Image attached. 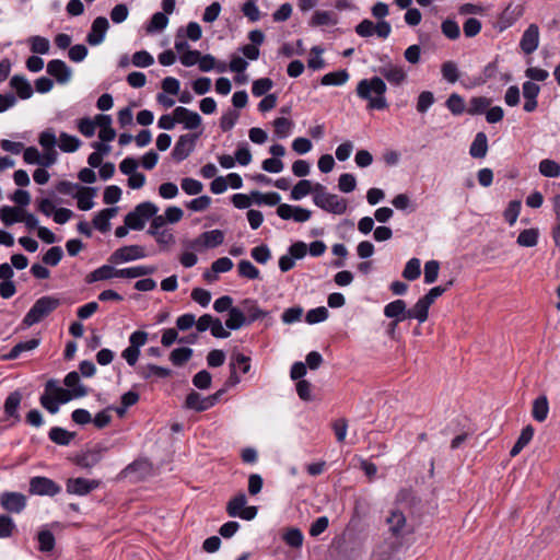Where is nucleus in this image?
<instances>
[{"mask_svg": "<svg viewBox=\"0 0 560 560\" xmlns=\"http://www.w3.org/2000/svg\"><path fill=\"white\" fill-rule=\"evenodd\" d=\"M387 86L383 79L373 77L371 79H363L359 81L355 92L362 100L369 102L370 109H386L388 103L385 97Z\"/></svg>", "mask_w": 560, "mask_h": 560, "instance_id": "nucleus-1", "label": "nucleus"}, {"mask_svg": "<svg viewBox=\"0 0 560 560\" xmlns=\"http://www.w3.org/2000/svg\"><path fill=\"white\" fill-rule=\"evenodd\" d=\"M61 302L58 298L52 295H45L39 298L26 313L22 320L24 327H31L44 318L49 316L55 310L60 306Z\"/></svg>", "mask_w": 560, "mask_h": 560, "instance_id": "nucleus-2", "label": "nucleus"}, {"mask_svg": "<svg viewBox=\"0 0 560 560\" xmlns=\"http://www.w3.org/2000/svg\"><path fill=\"white\" fill-rule=\"evenodd\" d=\"M313 201L318 208L329 213L343 214L347 211L346 199L327 192L326 187L319 183L315 184Z\"/></svg>", "mask_w": 560, "mask_h": 560, "instance_id": "nucleus-3", "label": "nucleus"}, {"mask_svg": "<svg viewBox=\"0 0 560 560\" xmlns=\"http://www.w3.org/2000/svg\"><path fill=\"white\" fill-rule=\"evenodd\" d=\"M159 211V208L150 201H144L136 206V208L125 217V224L131 230L140 231L144 228L147 220L151 219Z\"/></svg>", "mask_w": 560, "mask_h": 560, "instance_id": "nucleus-4", "label": "nucleus"}, {"mask_svg": "<svg viewBox=\"0 0 560 560\" xmlns=\"http://www.w3.org/2000/svg\"><path fill=\"white\" fill-rule=\"evenodd\" d=\"M246 495L241 492L232 498L226 504V513L231 517H241L245 521H252L256 517L258 509L257 506H246Z\"/></svg>", "mask_w": 560, "mask_h": 560, "instance_id": "nucleus-5", "label": "nucleus"}, {"mask_svg": "<svg viewBox=\"0 0 560 560\" xmlns=\"http://www.w3.org/2000/svg\"><path fill=\"white\" fill-rule=\"evenodd\" d=\"M223 389L210 395L202 397L198 392L191 390L185 399V407L187 409L195 410L197 412L206 411L213 407L222 395Z\"/></svg>", "mask_w": 560, "mask_h": 560, "instance_id": "nucleus-6", "label": "nucleus"}, {"mask_svg": "<svg viewBox=\"0 0 560 560\" xmlns=\"http://www.w3.org/2000/svg\"><path fill=\"white\" fill-rule=\"evenodd\" d=\"M46 389L51 390L58 404H66L70 401L72 398H80L88 395L86 387H77L74 389H67L58 386L57 381L49 380L46 383Z\"/></svg>", "mask_w": 560, "mask_h": 560, "instance_id": "nucleus-7", "label": "nucleus"}, {"mask_svg": "<svg viewBox=\"0 0 560 560\" xmlns=\"http://www.w3.org/2000/svg\"><path fill=\"white\" fill-rule=\"evenodd\" d=\"M31 494L54 497L61 491V487L47 477H33L30 480Z\"/></svg>", "mask_w": 560, "mask_h": 560, "instance_id": "nucleus-8", "label": "nucleus"}, {"mask_svg": "<svg viewBox=\"0 0 560 560\" xmlns=\"http://www.w3.org/2000/svg\"><path fill=\"white\" fill-rule=\"evenodd\" d=\"M147 256L144 248L140 245H128L116 249L108 258L110 264L132 261Z\"/></svg>", "mask_w": 560, "mask_h": 560, "instance_id": "nucleus-9", "label": "nucleus"}, {"mask_svg": "<svg viewBox=\"0 0 560 560\" xmlns=\"http://www.w3.org/2000/svg\"><path fill=\"white\" fill-rule=\"evenodd\" d=\"M198 135L186 133L182 135L172 151V156L176 162H182L187 159L195 149V143Z\"/></svg>", "mask_w": 560, "mask_h": 560, "instance_id": "nucleus-10", "label": "nucleus"}, {"mask_svg": "<svg viewBox=\"0 0 560 560\" xmlns=\"http://www.w3.org/2000/svg\"><path fill=\"white\" fill-rule=\"evenodd\" d=\"M109 28V22L105 16H97L91 25V30L86 35V43L91 46L101 45Z\"/></svg>", "mask_w": 560, "mask_h": 560, "instance_id": "nucleus-11", "label": "nucleus"}, {"mask_svg": "<svg viewBox=\"0 0 560 560\" xmlns=\"http://www.w3.org/2000/svg\"><path fill=\"white\" fill-rule=\"evenodd\" d=\"M277 214L283 220H294L295 222H306L311 219L312 212L307 209L281 203L277 208Z\"/></svg>", "mask_w": 560, "mask_h": 560, "instance_id": "nucleus-12", "label": "nucleus"}, {"mask_svg": "<svg viewBox=\"0 0 560 560\" xmlns=\"http://www.w3.org/2000/svg\"><path fill=\"white\" fill-rule=\"evenodd\" d=\"M1 506L10 513H21L26 506V497L20 492H3L0 495Z\"/></svg>", "mask_w": 560, "mask_h": 560, "instance_id": "nucleus-13", "label": "nucleus"}, {"mask_svg": "<svg viewBox=\"0 0 560 560\" xmlns=\"http://www.w3.org/2000/svg\"><path fill=\"white\" fill-rule=\"evenodd\" d=\"M539 45V27L537 24H530L523 33L520 47L524 54H533Z\"/></svg>", "mask_w": 560, "mask_h": 560, "instance_id": "nucleus-14", "label": "nucleus"}, {"mask_svg": "<svg viewBox=\"0 0 560 560\" xmlns=\"http://www.w3.org/2000/svg\"><path fill=\"white\" fill-rule=\"evenodd\" d=\"M47 73L56 79L59 84H66L71 79V69L63 60L52 59L47 63Z\"/></svg>", "mask_w": 560, "mask_h": 560, "instance_id": "nucleus-15", "label": "nucleus"}, {"mask_svg": "<svg viewBox=\"0 0 560 560\" xmlns=\"http://www.w3.org/2000/svg\"><path fill=\"white\" fill-rule=\"evenodd\" d=\"M151 472L152 464L147 458L136 459L122 470L126 477L133 476L136 480L145 479Z\"/></svg>", "mask_w": 560, "mask_h": 560, "instance_id": "nucleus-16", "label": "nucleus"}, {"mask_svg": "<svg viewBox=\"0 0 560 560\" xmlns=\"http://www.w3.org/2000/svg\"><path fill=\"white\" fill-rule=\"evenodd\" d=\"M384 315L388 318H393L394 322L390 324L394 330L398 323L407 319V305L404 300H395L388 303L384 307Z\"/></svg>", "mask_w": 560, "mask_h": 560, "instance_id": "nucleus-17", "label": "nucleus"}, {"mask_svg": "<svg viewBox=\"0 0 560 560\" xmlns=\"http://www.w3.org/2000/svg\"><path fill=\"white\" fill-rule=\"evenodd\" d=\"M523 14V9L520 5L513 7L509 4L500 14L495 27L503 32L512 26Z\"/></svg>", "mask_w": 560, "mask_h": 560, "instance_id": "nucleus-18", "label": "nucleus"}, {"mask_svg": "<svg viewBox=\"0 0 560 560\" xmlns=\"http://www.w3.org/2000/svg\"><path fill=\"white\" fill-rule=\"evenodd\" d=\"M178 124H184L186 129H197L201 125V117L198 113L192 112L186 107L178 106L174 109Z\"/></svg>", "mask_w": 560, "mask_h": 560, "instance_id": "nucleus-19", "label": "nucleus"}, {"mask_svg": "<svg viewBox=\"0 0 560 560\" xmlns=\"http://www.w3.org/2000/svg\"><path fill=\"white\" fill-rule=\"evenodd\" d=\"M98 487V481L84 478H70L67 481V491L71 494L85 495Z\"/></svg>", "mask_w": 560, "mask_h": 560, "instance_id": "nucleus-20", "label": "nucleus"}, {"mask_svg": "<svg viewBox=\"0 0 560 560\" xmlns=\"http://www.w3.org/2000/svg\"><path fill=\"white\" fill-rule=\"evenodd\" d=\"M224 241V234L221 230H212L201 233L196 240L192 241L191 247L205 246L209 248L221 245Z\"/></svg>", "mask_w": 560, "mask_h": 560, "instance_id": "nucleus-21", "label": "nucleus"}, {"mask_svg": "<svg viewBox=\"0 0 560 560\" xmlns=\"http://www.w3.org/2000/svg\"><path fill=\"white\" fill-rule=\"evenodd\" d=\"M380 73L392 84L399 85L407 79L406 71L398 66L387 63L380 69Z\"/></svg>", "mask_w": 560, "mask_h": 560, "instance_id": "nucleus-22", "label": "nucleus"}, {"mask_svg": "<svg viewBox=\"0 0 560 560\" xmlns=\"http://www.w3.org/2000/svg\"><path fill=\"white\" fill-rule=\"evenodd\" d=\"M10 86L15 90L21 100L32 97L34 91L31 83L24 75L15 74L10 80Z\"/></svg>", "mask_w": 560, "mask_h": 560, "instance_id": "nucleus-23", "label": "nucleus"}, {"mask_svg": "<svg viewBox=\"0 0 560 560\" xmlns=\"http://www.w3.org/2000/svg\"><path fill=\"white\" fill-rule=\"evenodd\" d=\"M118 208H106L101 210L93 219V225L102 233L107 232L110 229L109 220L116 215Z\"/></svg>", "mask_w": 560, "mask_h": 560, "instance_id": "nucleus-24", "label": "nucleus"}, {"mask_svg": "<svg viewBox=\"0 0 560 560\" xmlns=\"http://www.w3.org/2000/svg\"><path fill=\"white\" fill-rule=\"evenodd\" d=\"M430 306L427 300L419 299L411 308L407 310V319H417L420 324L424 323L428 319Z\"/></svg>", "mask_w": 560, "mask_h": 560, "instance_id": "nucleus-25", "label": "nucleus"}, {"mask_svg": "<svg viewBox=\"0 0 560 560\" xmlns=\"http://www.w3.org/2000/svg\"><path fill=\"white\" fill-rule=\"evenodd\" d=\"M113 278H115L114 266L103 265L88 273L85 277V282L91 284L97 281L109 280Z\"/></svg>", "mask_w": 560, "mask_h": 560, "instance_id": "nucleus-26", "label": "nucleus"}, {"mask_svg": "<svg viewBox=\"0 0 560 560\" xmlns=\"http://www.w3.org/2000/svg\"><path fill=\"white\" fill-rule=\"evenodd\" d=\"M488 151V138L485 132H478L470 145L469 154L475 159H482Z\"/></svg>", "mask_w": 560, "mask_h": 560, "instance_id": "nucleus-27", "label": "nucleus"}, {"mask_svg": "<svg viewBox=\"0 0 560 560\" xmlns=\"http://www.w3.org/2000/svg\"><path fill=\"white\" fill-rule=\"evenodd\" d=\"M39 346V339L33 338L26 341L16 343L9 353L2 357L3 360H15L24 351H31Z\"/></svg>", "mask_w": 560, "mask_h": 560, "instance_id": "nucleus-28", "label": "nucleus"}, {"mask_svg": "<svg viewBox=\"0 0 560 560\" xmlns=\"http://www.w3.org/2000/svg\"><path fill=\"white\" fill-rule=\"evenodd\" d=\"M95 195V188L93 187H81L78 194L74 196L78 200V208L82 211H88L93 208V197Z\"/></svg>", "mask_w": 560, "mask_h": 560, "instance_id": "nucleus-29", "label": "nucleus"}, {"mask_svg": "<svg viewBox=\"0 0 560 560\" xmlns=\"http://www.w3.org/2000/svg\"><path fill=\"white\" fill-rule=\"evenodd\" d=\"M103 451L101 446L89 450L78 458L77 464L84 468L93 467L101 460Z\"/></svg>", "mask_w": 560, "mask_h": 560, "instance_id": "nucleus-30", "label": "nucleus"}, {"mask_svg": "<svg viewBox=\"0 0 560 560\" xmlns=\"http://www.w3.org/2000/svg\"><path fill=\"white\" fill-rule=\"evenodd\" d=\"M22 400V395L19 390H14L9 394L4 401V412L8 417L20 420L18 409Z\"/></svg>", "mask_w": 560, "mask_h": 560, "instance_id": "nucleus-31", "label": "nucleus"}, {"mask_svg": "<svg viewBox=\"0 0 560 560\" xmlns=\"http://www.w3.org/2000/svg\"><path fill=\"white\" fill-rule=\"evenodd\" d=\"M244 312L247 314V324H250L259 318H264L267 316V312L259 308L257 302L252 299H246L243 301Z\"/></svg>", "mask_w": 560, "mask_h": 560, "instance_id": "nucleus-32", "label": "nucleus"}, {"mask_svg": "<svg viewBox=\"0 0 560 560\" xmlns=\"http://www.w3.org/2000/svg\"><path fill=\"white\" fill-rule=\"evenodd\" d=\"M533 436H534V428L532 425H526L522 430L517 441L511 448L510 456L515 457L516 455H518L521 453V451L530 442Z\"/></svg>", "mask_w": 560, "mask_h": 560, "instance_id": "nucleus-33", "label": "nucleus"}, {"mask_svg": "<svg viewBox=\"0 0 560 560\" xmlns=\"http://www.w3.org/2000/svg\"><path fill=\"white\" fill-rule=\"evenodd\" d=\"M48 436L54 443L66 446L74 439L75 433L69 432L60 427H54L50 429Z\"/></svg>", "mask_w": 560, "mask_h": 560, "instance_id": "nucleus-34", "label": "nucleus"}, {"mask_svg": "<svg viewBox=\"0 0 560 560\" xmlns=\"http://www.w3.org/2000/svg\"><path fill=\"white\" fill-rule=\"evenodd\" d=\"M548 412H549V405H548L547 397L544 395L537 397L533 402V410H532L533 418L538 422H542L547 419Z\"/></svg>", "mask_w": 560, "mask_h": 560, "instance_id": "nucleus-35", "label": "nucleus"}, {"mask_svg": "<svg viewBox=\"0 0 560 560\" xmlns=\"http://www.w3.org/2000/svg\"><path fill=\"white\" fill-rule=\"evenodd\" d=\"M337 24V16L330 11H315L311 21V26H325Z\"/></svg>", "mask_w": 560, "mask_h": 560, "instance_id": "nucleus-36", "label": "nucleus"}, {"mask_svg": "<svg viewBox=\"0 0 560 560\" xmlns=\"http://www.w3.org/2000/svg\"><path fill=\"white\" fill-rule=\"evenodd\" d=\"M247 323L245 314L237 307H232L229 312V318L225 326L231 330H237Z\"/></svg>", "mask_w": 560, "mask_h": 560, "instance_id": "nucleus-37", "label": "nucleus"}, {"mask_svg": "<svg viewBox=\"0 0 560 560\" xmlns=\"http://www.w3.org/2000/svg\"><path fill=\"white\" fill-rule=\"evenodd\" d=\"M491 105V100L486 96H475L469 101L467 113L471 116L486 113L487 108Z\"/></svg>", "mask_w": 560, "mask_h": 560, "instance_id": "nucleus-38", "label": "nucleus"}, {"mask_svg": "<svg viewBox=\"0 0 560 560\" xmlns=\"http://www.w3.org/2000/svg\"><path fill=\"white\" fill-rule=\"evenodd\" d=\"M139 374L144 380H149L152 376H156L159 378H166V377L171 376L172 371L167 368L159 366L155 364H148L147 366L142 368L139 371Z\"/></svg>", "mask_w": 560, "mask_h": 560, "instance_id": "nucleus-39", "label": "nucleus"}, {"mask_svg": "<svg viewBox=\"0 0 560 560\" xmlns=\"http://www.w3.org/2000/svg\"><path fill=\"white\" fill-rule=\"evenodd\" d=\"M539 231L535 228L523 230L516 240V243L523 247H534L538 243Z\"/></svg>", "mask_w": 560, "mask_h": 560, "instance_id": "nucleus-40", "label": "nucleus"}, {"mask_svg": "<svg viewBox=\"0 0 560 560\" xmlns=\"http://www.w3.org/2000/svg\"><path fill=\"white\" fill-rule=\"evenodd\" d=\"M0 220L4 225L9 226L15 222H22V214L18 208L3 206L0 209Z\"/></svg>", "mask_w": 560, "mask_h": 560, "instance_id": "nucleus-41", "label": "nucleus"}, {"mask_svg": "<svg viewBox=\"0 0 560 560\" xmlns=\"http://www.w3.org/2000/svg\"><path fill=\"white\" fill-rule=\"evenodd\" d=\"M445 106L455 116H459L467 112L464 98L457 93H452L448 96V98L445 102Z\"/></svg>", "mask_w": 560, "mask_h": 560, "instance_id": "nucleus-42", "label": "nucleus"}, {"mask_svg": "<svg viewBox=\"0 0 560 560\" xmlns=\"http://www.w3.org/2000/svg\"><path fill=\"white\" fill-rule=\"evenodd\" d=\"M315 185H312L308 179H301L291 190V198L293 200H301L308 194L314 195Z\"/></svg>", "mask_w": 560, "mask_h": 560, "instance_id": "nucleus-43", "label": "nucleus"}, {"mask_svg": "<svg viewBox=\"0 0 560 560\" xmlns=\"http://www.w3.org/2000/svg\"><path fill=\"white\" fill-rule=\"evenodd\" d=\"M349 79V73L347 70H339L326 73L322 80L320 83L323 85H342L345 84Z\"/></svg>", "mask_w": 560, "mask_h": 560, "instance_id": "nucleus-44", "label": "nucleus"}, {"mask_svg": "<svg viewBox=\"0 0 560 560\" xmlns=\"http://www.w3.org/2000/svg\"><path fill=\"white\" fill-rule=\"evenodd\" d=\"M539 173L545 177L556 178L560 176V164L553 160L545 159L539 163Z\"/></svg>", "mask_w": 560, "mask_h": 560, "instance_id": "nucleus-45", "label": "nucleus"}, {"mask_svg": "<svg viewBox=\"0 0 560 560\" xmlns=\"http://www.w3.org/2000/svg\"><path fill=\"white\" fill-rule=\"evenodd\" d=\"M81 141L75 136L61 132L59 136V148L63 152H74L79 149Z\"/></svg>", "mask_w": 560, "mask_h": 560, "instance_id": "nucleus-46", "label": "nucleus"}, {"mask_svg": "<svg viewBox=\"0 0 560 560\" xmlns=\"http://www.w3.org/2000/svg\"><path fill=\"white\" fill-rule=\"evenodd\" d=\"M192 355V349L187 347L176 348L170 354L171 362L176 366L185 364Z\"/></svg>", "mask_w": 560, "mask_h": 560, "instance_id": "nucleus-47", "label": "nucleus"}, {"mask_svg": "<svg viewBox=\"0 0 560 560\" xmlns=\"http://www.w3.org/2000/svg\"><path fill=\"white\" fill-rule=\"evenodd\" d=\"M386 521L389 525L390 532L396 536L400 534L406 524V517L400 511H393Z\"/></svg>", "mask_w": 560, "mask_h": 560, "instance_id": "nucleus-48", "label": "nucleus"}, {"mask_svg": "<svg viewBox=\"0 0 560 560\" xmlns=\"http://www.w3.org/2000/svg\"><path fill=\"white\" fill-rule=\"evenodd\" d=\"M198 63H199V69L203 72H208L214 68L218 70V72H224L226 69L225 63L217 65L215 58L209 54L203 55V56L200 55V59H199Z\"/></svg>", "mask_w": 560, "mask_h": 560, "instance_id": "nucleus-49", "label": "nucleus"}, {"mask_svg": "<svg viewBox=\"0 0 560 560\" xmlns=\"http://www.w3.org/2000/svg\"><path fill=\"white\" fill-rule=\"evenodd\" d=\"M238 275L243 278L255 280L260 276L259 270L246 259H243L237 265Z\"/></svg>", "mask_w": 560, "mask_h": 560, "instance_id": "nucleus-50", "label": "nucleus"}, {"mask_svg": "<svg viewBox=\"0 0 560 560\" xmlns=\"http://www.w3.org/2000/svg\"><path fill=\"white\" fill-rule=\"evenodd\" d=\"M442 77L450 83H455L459 79V70L454 61H445L441 67Z\"/></svg>", "mask_w": 560, "mask_h": 560, "instance_id": "nucleus-51", "label": "nucleus"}, {"mask_svg": "<svg viewBox=\"0 0 560 560\" xmlns=\"http://www.w3.org/2000/svg\"><path fill=\"white\" fill-rule=\"evenodd\" d=\"M38 539V549L42 552H49L55 548V537L50 530H40L37 535Z\"/></svg>", "mask_w": 560, "mask_h": 560, "instance_id": "nucleus-52", "label": "nucleus"}, {"mask_svg": "<svg viewBox=\"0 0 560 560\" xmlns=\"http://www.w3.org/2000/svg\"><path fill=\"white\" fill-rule=\"evenodd\" d=\"M31 44V51L34 54L45 55L49 51L50 44L46 37L35 35L28 39Z\"/></svg>", "mask_w": 560, "mask_h": 560, "instance_id": "nucleus-53", "label": "nucleus"}, {"mask_svg": "<svg viewBox=\"0 0 560 560\" xmlns=\"http://www.w3.org/2000/svg\"><path fill=\"white\" fill-rule=\"evenodd\" d=\"M273 86V81L269 78H260L253 82L252 93L254 96L259 97L267 94Z\"/></svg>", "mask_w": 560, "mask_h": 560, "instance_id": "nucleus-54", "label": "nucleus"}, {"mask_svg": "<svg viewBox=\"0 0 560 560\" xmlns=\"http://www.w3.org/2000/svg\"><path fill=\"white\" fill-rule=\"evenodd\" d=\"M421 270H420V259L418 258H411L406 264L402 277L409 281L416 280L420 277Z\"/></svg>", "mask_w": 560, "mask_h": 560, "instance_id": "nucleus-55", "label": "nucleus"}, {"mask_svg": "<svg viewBox=\"0 0 560 560\" xmlns=\"http://www.w3.org/2000/svg\"><path fill=\"white\" fill-rule=\"evenodd\" d=\"M167 23L168 19L166 16V13L156 12L152 15L147 31L149 33L162 31L167 26Z\"/></svg>", "mask_w": 560, "mask_h": 560, "instance_id": "nucleus-56", "label": "nucleus"}, {"mask_svg": "<svg viewBox=\"0 0 560 560\" xmlns=\"http://www.w3.org/2000/svg\"><path fill=\"white\" fill-rule=\"evenodd\" d=\"M283 540L292 548H300L303 545V534L299 528H289L283 535Z\"/></svg>", "mask_w": 560, "mask_h": 560, "instance_id": "nucleus-57", "label": "nucleus"}, {"mask_svg": "<svg viewBox=\"0 0 560 560\" xmlns=\"http://www.w3.org/2000/svg\"><path fill=\"white\" fill-rule=\"evenodd\" d=\"M441 30L444 36L452 40L457 39L460 35L459 25L457 24L456 21L451 19H447L442 22Z\"/></svg>", "mask_w": 560, "mask_h": 560, "instance_id": "nucleus-58", "label": "nucleus"}, {"mask_svg": "<svg viewBox=\"0 0 560 560\" xmlns=\"http://www.w3.org/2000/svg\"><path fill=\"white\" fill-rule=\"evenodd\" d=\"M521 207L522 203L520 200H512L504 210L503 217L510 225H513L516 222L520 215Z\"/></svg>", "mask_w": 560, "mask_h": 560, "instance_id": "nucleus-59", "label": "nucleus"}, {"mask_svg": "<svg viewBox=\"0 0 560 560\" xmlns=\"http://www.w3.org/2000/svg\"><path fill=\"white\" fill-rule=\"evenodd\" d=\"M63 252L60 246H54L49 248L43 256V262L48 266H57L62 259Z\"/></svg>", "mask_w": 560, "mask_h": 560, "instance_id": "nucleus-60", "label": "nucleus"}, {"mask_svg": "<svg viewBox=\"0 0 560 560\" xmlns=\"http://www.w3.org/2000/svg\"><path fill=\"white\" fill-rule=\"evenodd\" d=\"M40 405L50 413H57L59 404L52 395L51 390L45 388V393L39 398Z\"/></svg>", "mask_w": 560, "mask_h": 560, "instance_id": "nucleus-61", "label": "nucleus"}, {"mask_svg": "<svg viewBox=\"0 0 560 560\" xmlns=\"http://www.w3.org/2000/svg\"><path fill=\"white\" fill-rule=\"evenodd\" d=\"M109 15H110V20L115 24H120V23L125 22L128 19V15H129L128 5L126 3H118V4H116L112 9Z\"/></svg>", "mask_w": 560, "mask_h": 560, "instance_id": "nucleus-62", "label": "nucleus"}, {"mask_svg": "<svg viewBox=\"0 0 560 560\" xmlns=\"http://www.w3.org/2000/svg\"><path fill=\"white\" fill-rule=\"evenodd\" d=\"M180 186H182V189L187 195H198L203 189V185L201 182L190 178V177L183 178Z\"/></svg>", "mask_w": 560, "mask_h": 560, "instance_id": "nucleus-63", "label": "nucleus"}, {"mask_svg": "<svg viewBox=\"0 0 560 560\" xmlns=\"http://www.w3.org/2000/svg\"><path fill=\"white\" fill-rule=\"evenodd\" d=\"M328 318V311L324 306H319L313 310H310L306 313L305 320L308 324H317L326 320Z\"/></svg>", "mask_w": 560, "mask_h": 560, "instance_id": "nucleus-64", "label": "nucleus"}]
</instances>
